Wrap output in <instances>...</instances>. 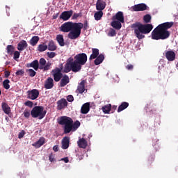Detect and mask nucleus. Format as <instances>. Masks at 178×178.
<instances>
[{"mask_svg":"<svg viewBox=\"0 0 178 178\" xmlns=\"http://www.w3.org/2000/svg\"><path fill=\"white\" fill-rule=\"evenodd\" d=\"M70 83V79L67 74H64L60 81V87H65Z\"/></svg>","mask_w":178,"mask_h":178,"instance_id":"2eb2a0df","label":"nucleus"},{"mask_svg":"<svg viewBox=\"0 0 178 178\" xmlns=\"http://www.w3.org/2000/svg\"><path fill=\"white\" fill-rule=\"evenodd\" d=\"M9 83H10V81H9V79H5L3 81V86L5 90H9L10 88V85H9Z\"/></svg>","mask_w":178,"mask_h":178,"instance_id":"c9c22d12","label":"nucleus"},{"mask_svg":"<svg viewBox=\"0 0 178 178\" xmlns=\"http://www.w3.org/2000/svg\"><path fill=\"white\" fill-rule=\"evenodd\" d=\"M29 99H32V101H34V99H37L38 97L40 95V92L37 89H33L32 90H28L27 91Z\"/></svg>","mask_w":178,"mask_h":178,"instance_id":"1a4fd4ad","label":"nucleus"},{"mask_svg":"<svg viewBox=\"0 0 178 178\" xmlns=\"http://www.w3.org/2000/svg\"><path fill=\"white\" fill-rule=\"evenodd\" d=\"M19 58H20V52L18 51H15L13 59L16 60V59H19Z\"/></svg>","mask_w":178,"mask_h":178,"instance_id":"49530a36","label":"nucleus"},{"mask_svg":"<svg viewBox=\"0 0 178 178\" xmlns=\"http://www.w3.org/2000/svg\"><path fill=\"white\" fill-rule=\"evenodd\" d=\"M58 47L55 44V42H54V40H50L47 45V49L49 51H56Z\"/></svg>","mask_w":178,"mask_h":178,"instance_id":"a878e982","label":"nucleus"},{"mask_svg":"<svg viewBox=\"0 0 178 178\" xmlns=\"http://www.w3.org/2000/svg\"><path fill=\"white\" fill-rule=\"evenodd\" d=\"M106 7V3L102 0H97L96 3L97 10L102 12Z\"/></svg>","mask_w":178,"mask_h":178,"instance_id":"ddd939ff","label":"nucleus"},{"mask_svg":"<svg viewBox=\"0 0 178 178\" xmlns=\"http://www.w3.org/2000/svg\"><path fill=\"white\" fill-rule=\"evenodd\" d=\"M80 16L79 13H74L72 16V19H77Z\"/></svg>","mask_w":178,"mask_h":178,"instance_id":"680f3d73","label":"nucleus"},{"mask_svg":"<svg viewBox=\"0 0 178 178\" xmlns=\"http://www.w3.org/2000/svg\"><path fill=\"white\" fill-rule=\"evenodd\" d=\"M27 42L26 40H22L17 44V49L18 51H24L27 48Z\"/></svg>","mask_w":178,"mask_h":178,"instance_id":"5701e85b","label":"nucleus"},{"mask_svg":"<svg viewBox=\"0 0 178 178\" xmlns=\"http://www.w3.org/2000/svg\"><path fill=\"white\" fill-rule=\"evenodd\" d=\"M58 124L64 126V134H69L70 131H76L80 127V121L76 120L73 123V119L67 116H61L58 119Z\"/></svg>","mask_w":178,"mask_h":178,"instance_id":"7ed1b4c3","label":"nucleus"},{"mask_svg":"<svg viewBox=\"0 0 178 178\" xmlns=\"http://www.w3.org/2000/svg\"><path fill=\"white\" fill-rule=\"evenodd\" d=\"M48 49V45L45 44H39L38 47V51L39 52H44V51H47Z\"/></svg>","mask_w":178,"mask_h":178,"instance_id":"72a5a7b5","label":"nucleus"},{"mask_svg":"<svg viewBox=\"0 0 178 178\" xmlns=\"http://www.w3.org/2000/svg\"><path fill=\"white\" fill-rule=\"evenodd\" d=\"M47 55L48 58H49L50 59H52V58H55L56 56V53L48 51L47 53Z\"/></svg>","mask_w":178,"mask_h":178,"instance_id":"37998d69","label":"nucleus"},{"mask_svg":"<svg viewBox=\"0 0 178 178\" xmlns=\"http://www.w3.org/2000/svg\"><path fill=\"white\" fill-rule=\"evenodd\" d=\"M127 108H129V102H124L118 106V112H122V111H124V109Z\"/></svg>","mask_w":178,"mask_h":178,"instance_id":"c756f323","label":"nucleus"},{"mask_svg":"<svg viewBox=\"0 0 178 178\" xmlns=\"http://www.w3.org/2000/svg\"><path fill=\"white\" fill-rule=\"evenodd\" d=\"M1 108L6 115H9V113H10V106H9V105L6 102L2 103Z\"/></svg>","mask_w":178,"mask_h":178,"instance_id":"393cba45","label":"nucleus"},{"mask_svg":"<svg viewBox=\"0 0 178 178\" xmlns=\"http://www.w3.org/2000/svg\"><path fill=\"white\" fill-rule=\"evenodd\" d=\"M111 109H112V104H108L105 105V106L102 107V111L105 114H109Z\"/></svg>","mask_w":178,"mask_h":178,"instance_id":"c85d7f7f","label":"nucleus"},{"mask_svg":"<svg viewBox=\"0 0 178 178\" xmlns=\"http://www.w3.org/2000/svg\"><path fill=\"white\" fill-rule=\"evenodd\" d=\"M53 149H54V152H58V151L59 150V147H58V145H54L53 147Z\"/></svg>","mask_w":178,"mask_h":178,"instance_id":"052dcab7","label":"nucleus"},{"mask_svg":"<svg viewBox=\"0 0 178 178\" xmlns=\"http://www.w3.org/2000/svg\"><path fill=\"white\" fill-rule=\"evenodd\" d=\"M77 144L79 148H83V149H86V148H87V145H88L87 140L84 139V138H80L77 141Z\"/></svg>","mask_w":178,"mask_h":178,"instance_id":"6ab92c4d","label":"nucleus"},{"mask_svg":"<svg viewBox=\"0 0 178 178\" xmlns=\"http://www.w3.org/2000/svg\"><path fill=\"white\" fill-rule=\"evenodd\" d=\"M33 105H34V104L31 101L28 100L24 103V106H29V108H33Z\"/></svg>","mask_w":178,"mask_h":178,"instance_id":"a18cd8bd","label":"nucleus"},{"mask_svg":"<svg viewBox=\"0 0 178 178\" xmlns=\"http://www.w3.org/2000/svg\"><path fill=\"white\" fill-rule=\"evenodd\" d=\"M73 63H74V58H73V57L69 58L67 64L71 66V67L72 68V72H74V73H77V70L74 67Z\"/></svg>","mask_w":178,"mask_h":178,"instance_id":"7c9ffc66","label":"nucleus"},{"mask_svg":"<svg viewBox=\"0 0 178 178\" xmlns=\"http://www.w3.org/2000/svg\"><path fill=\"white\" fill-rule=\"evenodd\" d=\"M16 76H23L24 74V70H19L15 72Z\"/></svg>","mask_w":178,"mask_h":178,"instance_id":"09e8293b","label":"nucleus"},{"mask_svg":"<svg viewBox=\"0 0 178 178\" xmlns=\"http://www.w3.org/2000/svg\"><path fill=\"white\" fill-rule=\"evenodd\" d=\"M26 67H33L34 70L37 71L40 69V63L38 62V60H35L30 63H27Z\"/></svg>","mask_w":178,"mask_h":178,"instance_id":"f3484780","label":"nucleus"},{"mask_svg":"<svg viewBox=\"0 0 178 178\" xmlns=\"http://www.w3.org/2000/svg\"><path fill=\"white\" fill-rule=\"evenodd\" d=\"M4 76H5L6 79H8L10 76V72L5 71Z\"/></svg>","mask_w":178,"mask_h":178,"instance_id":"13d9d810","label":"nucleus"},{"mask_svg":"<svg viewBox=\"0 0 178 178\" xmlns=\"http://www.w3.org/2000/svg\"><path fill=\"white\" fill-rule=\"evenodd\" d=\"M83 30H87L88 29V21L86 20L84 23L83 24Z\"/></svg>","mask_w":178,"mask_h":178,"instance_id":"8fccbe9b","label":"nucleus"},{"mask_svg":"<svg viewBox=\"0 0 178 178\" xmlns=\"http://www.w3.org/2000/svg\"><path fill=\"white\" fill-rule=\"evenodd\" d=\"M70 143V138L67 136H65L62 140L63 149H67V148H69Z\"/></svg>","mask_w":178,"mask_h":178,"instance_id":"a211bd4d","label":"nucleus"},{"mask_svg":"<svg viewBox=\"0 0 178 178\" xmlns=\"http://www.w3.org/2000/svg\"><path fill=\"white\" fill-rule=\"evenodd\" d=\"M23 114L24 118H26V119H29V118H30V111H27L25 110Z\"/></svg>","mask_w":178,"mask_h":178,"instance_id":"5fc2aeb1","label":"nucleus"},{"mask_svg":"<svg viewBox=\"0 0 178 178\" xmlns=\"http://www.w3.org/2000/svg\"><path fill=\"white\" fill-rule=\"evenodd\" d=\"M26 72L30 77H34L37 74V72L33 69H28Z\"/></svg>","mask_w":178,"mask_h":178,"instance_id":"58836bf2","label":"nucleus"},{"mask_svg":"<svg viewBox=\"0 0 178 178\" xmlns=\"http://www.w3.org/2000/svg\"><path fill=\"white\" fill-rule=\"evenodd\" d=\"M31 115L32 118H38L41 120V119H44V118H45V115H47V110H44V106H36L31 110Z\"/></svg>","mask_w":178,"mask_h":178,"instance_id":"423d86ee","label":"nucleus"},{"mask_svg":"<svg viewBox=\"0 0 178 178\" xmlns=\"http://www.w3.org/2000/svg\"><path fill=\"white\" fill-rule=\"evenodd\" d=\"M38 41H40V38L38 36H33L30 40V44L32 47H35L38 44Z\"/></svg>","mask_w":178,"mask_h":178,"instance_id":"2f4dec72","label":"nucleus"},{"mask_svg":"<svg viewBox=\"0 0 178 178\" xmlns=\"http://www.w3.org/2000/svg\"><path fill=\"white\" fill-rule=\"evenodd\" d=\"M67 101H68V102H73V101H74V97H73V95H70L67 97Z\"/></svg>","mask_w":178,"mask_h":178,"instance_id":"3c124183","label":"nucleus"},{"mask_svg":"<svg viewBox=\"0 0 178 178\" xmlns=\"http://www.w3.org/2000/svg\"><path fill=\"white\" fill-rule=\"evenodd\" d=\"M133 12H144V10H149V7L147 6L145 3L136 4L132 6Z\"/></svg>","mask_w":178,"mask_h":178,"instance_id":"0eeeda50","label":"nucleus"},{"mask_svg":"<svg viewBox=\"0 0 178 178\" xmlns=\"http://www.w3.org/2000/svg\"><path fill=\"white\" fill-rule=\"evenodd\" d=\"M1 94H2V92H1V90H0V95H1Z\"/></svg>","mask_w":178,"mask_h":178,"instance_id":"338daca9","label":"nucleus"},{"mask_svg":"<svg viewBox=\"0 0 178 178\" xmlns=\"http://www.w3.org/2000/svg\"><path fill=\"white\" fill-rule=\"evenodd\" d=\"M152 106H154V104L149 103L147 104L145 107V109H146V111H148V109H149L150 111H152Z\"/></svg>","mask_w":178,"mask_h":178,"instance_id":"de8ad7c7","label":"nucleus"},{"mask_svg":"<svg viewBox=\"0 0 178 178\" xmlns=\"http://www.w3.org/2000/svg\"><path fill=\"white\" fill-rule=\"evenodd\" d=\"M118 108L117 106H113L112 109H113V111H116V109Z\"/></svg>","mask_w":178,"mask_h":178,"instance_id":"0e129e2a","label":"nucleus"},{"mask_svg":"<svg viewBox=\"0 0 178 178\" xmlns=\"http://www.w3.org/2000/svg\"><path fill=\"white\" fill-rule=\"evenodd\" d=\"M87 81L86 80H82L81 83L78 84L77 88L75 90V92L76 94H83L84 91H87V89H86V83Z\"/></svg>","mask_w":178,"mask_h":178,"instance_id":"6e6552de","label":"nucleus"},{"mask_svg":"<svg viewBox=\"0 0 178 178\" xmlns=\"http://www.w3.org/2000/svg\"><path fill=\"white\" fill-rule=\"evenodd\" d=\"M49 159L50 162H55V156H54V154L52 153H51L49 155Z\"/></svg>","mask_w":178,"mask_h":178,"instance_id":"864d4df0","label":"nucleus"},{"mask_svg":"<svg viewBox=\"0 0 178 178\" xmlns=\"http://www.w3.org/2000/svg\"><path fill=\"white\" fill-rule=\"evenodd\" d=\"M108 35L110 37H115V35H116V31H115V29H110L108 32Z\"/></svg>","mask_w":178,"mask_h":178,"instance_id":"c03bdc74","label":"nucleus"},{"mask_svg":"<svg viewBox=\"0 0 178 178\" xmlns=\"http://www.w3.org/2000/svg\"><path fill=\"white\" fill-rule=\"evenodd\" d=\"M173 22H165L157 26L152 32V40H167L170 37V32L168 30L173 26Z\"/></svg>","mask_w":178,"mask_h":178,"instance_id":"f03ea898","label":"nucleus"},{"mask_svg":"<svg viewBox=\"0 0 178 178\" xmlns=\"http://www.w3.org/2000/svg\"><path fill=\"white\" fill-rule=\"evenodd\" d=\"M49 67H51V64L49 63H47V65L45 64V65L42 67V70L46 72V70H49Z\"/></svg>","mask_w":178,"mask_h":178,"instance_id":"603ef678","label":"nucleus"},{"mask_svg":"<svg viewBox=\"0 0 178 178\" xmlns=\"http://www.w3.org/2000/svg\"><path fill=\"white\" fill-rule=\"evenodd\" d=\"M53 75L54 74H62V68H56L52 70Z\"/></svg>","mask_w":178,"mask_h":178,"instance_id":"79ce46f5","label":"nucleus"},{"mask_svg":"<svg viewBox=\"0 0 178 178\" xmlns=\"http://www.w3.org/2000/svg\"><path fill=\"white\" fill-rule=\"evenodd\" d=\"M24 134H26V133L24 132V131H22L19 132V134H18V138H23V137H24Z\"/></svg>","mask_w":178,"mask_h":178,"instance_id":"4d7b16f0","label":"nucleus"},{"mask_svg":"<svg viewBox=\"0 0 178 178\" xmlns=\"http://www.w3.org/2000/svg\"><path fill=\"white\" fill-rule=\"evenodd\" d=\"M71 70L73 71L72 65H70V64L66 63V65L64 67L63 73H69V72H70Z\"/></svg>","mask_w":178,"mask_h":178,"instance_id":"e433bc0d","label":"nucleus"},{"mask_svg":"<svg viewBox=\"0 0 178 178\" xmlns=\"http://www.w3.org/2000/svg\"><path fill=\"white\" fill-rule=\"evenodd\" d=\"M151 19H152L151 15L147 14L143 17V22L146 24L151 23Z\"/></svg>","mask_w":178,"mask_h":178,"instance_id":"ea45409f","label":"nucleus"},{"mask_svg":"<svg viewBox=\"0 0 178 178\" xmlns=\"http://www.w3.org/2000/svg\"><path fill=\"white\" fill-rule=\"evenodd\" d=\"M44 88L46 90H51V88H54V79L49 77L44 81Z\"/></svg>","mask_w":178,"mask_h":178,"instance_id":"dca6fc26","label":"nucleus"},{"mask_svg":"<svg viewBox=\"0 0 178 178\" xmlns=\"http://www.w3.org/2000/svg\"><path fill=\"white\" fill-rule=\"evenodd\" d=\"M81 112L83 115H87L90 112V103H85L81 108Z\"/></svg>","mask_w":178,"mask_h":178,"instance_id":"4be33fe9","label":"nucleus"},{"mask_svg":"<svg viewBox=\"0 0 178 178\" xmlns=\"http://www.w3.org/2000/svg\"><path fill=\"white\" fill-rule=\"evenodd\" d=\"M165 56L168 62H173L176 59V53L173 50L166 51Z\"/></svg>","mask_w":178,"mask_h":178,"instance_id":"9b49d317","label":"nucleus"},{"mask_svg":"<svg viewBox=\"0 0 178 178\" xmlns=\"http://www.w3.org/2000/svg\"><path fill=\"white\" fill-rule=\"evenodd\" d=\"M6 49L7 54L10 55H12L15 52V47L13 45H8Z\"/></svg>","mask_w":178,"mask_h":178,"instance_id":"a19ab883","label":"nucleus"},{"mask_svg":"<svg viewBox=\"0 0 178 178\" xmlns=\"http://www.w3.org/2000/svg\"><path fill=\"white\" fill-rule=\"evenodd\" d=\"M83 29V23L67 22L61 25L60 31L63 33H69L67 35L70 40H77L81 34V29Z\"/></svg>","mask_w":178,"mask_h":178,"instance_id":"f257e3e1","label":"nucleus"},{"mask_svg":"<svg viewBox=\"0 0 178 178\" xmlns=\"http://www.w3.org/2000/svg\"><path fill=\"white\" fill-rule=\"evenodd\" d=\"M62 161H64V162H65V163H68V162H69V158L65 157V158L62 159Z\"/></svg>","mask_w":178,"mask_h":178,"instance_id":"e2e57ef3","label":"nucleus"},{"mask_svg":"<svg viewBox=\"0 0 178 178\" xmlns=\"http://www.w3.org/2000/svg\"><path fill=\"white\" fill-rule=\"evenodd\" d=\"M56 41L59 44L60 47H65V39L63 35H57Z\"/></svg>","mask_w":178,"mask_h":178,"instance_id":"bb28decb","label":"nucleus"},{"mask_svg":"<svg viewBox=\"0 0 178 178\" xmlns=\"http://www.w3.org/2000/svg\"><path fill=\"white\" fill-rule=\"evenodd\" d=\"M158 141H159V140L158 139H153L152 140V144H153V147H155V145H158Z\"/></svg>","mask_w":178,"mask_h":178,"instance_id":"bf43d9fd","label":"nucleus"},{"mask_svg":"<svg viewBox=\"0 0 178 178\" xmlns=\"http://www.w3.org/2000/svg\"><path fill=\"white\" fill-rule=\"evenodd\" d=\"M102 16H104V12L102 11H97L94 15L95 19L97 21L101 20V19H102Z\"/></svg>","mask_w":178,"mask_h":178,"instance_id":"473e14b6","label":"nucleus"},{"mask_svg":"<svg viewBox=\"0 0 178 178\" xmlns=\"http://www.w3.org/2000/svg\"><path fill=\"white\" fill-rule=\"evenodd\" d=\"M126 69L127 70H133V69H134V65H131V64H129V65H127L126 66Z\"/></svg>","mask_w":178,"mask_h":178,"instance_id":"6e6d98bb","label":"nucleus"},{"mask_svg":"<svg viewBox=\"0 0 178 178\" xmlns=\"http://www.w3.org/2000/svg\"><path fill=\"white\" fill-rule=\"evenodd\" d=\"M131 27L134 31L136 37L139 40L145 38V35L144 34H149V33L152 31V29H154V26L151 24H143L138 22L133 24Z\"/></svg>","mask_w":178,"mask_h":178,"instance_id":"20e7f679","label":"nucleus"},{"mask_svg":"<svg viewBox=\"0 0 178 178\" xmlns=\"http://www.w3.org/2000/svg\"><path fill=\"white\" fill-rule=\"evenodd\" d=\"M54 81L58 83V81H60L62 77H63V74H56L53 75Z\"/></svg>","mask_w":178,"mask_h":178,"instance_id":"4c0bfd02","label":"nucleus"},{"mask_svg":"<svg viewBox=\"0 0 178 178\" xmlns=\"http://www.w3.org/2000/svg\"><path fill=\"white\" fill-rule=\"evenodd\" d=\"M67 106V101L66 99H61L57 102V109L58 111H62V109H65Z\"/></svg>","mask_w":178,"mask_h":178,"instance_id":"f8f14e48","label":"nucleus"},{"mask_svg":"<svg viewBox=\"0 0 178 178\" xmlns=\"http://www.w3.org/2000/svg\"><path fill=\"white\" fill-rule=\"evenodd\" d=\"M79 161H81V159H83V155L79 156Z\"/></svg>","mask_w":178,"mask_h":178,"instance_id":"69168bd1","label":"nucleus"},{"mask_svg":"<svg viewBox=\"0 0 178 178\" xmlns=\"http://www.w3.org/2000/svg\"><path fill=\"white\" fill-rule=\"evenodd\" d=\"M113 20H118L121 23H124V16L123 15V12H118L113 17Z\"/></svg>","mask_w":178,"mask_h":178,"instance_id":"4468645a","label":"nucleus"},{"mask_svg":"<svg viewBox=\"0 0 178 178\" xmlns=\"http://www.w3.org/2000/svg\"><path fill=\"white\" fill-rule=\"evenodd\" d=\"M74 63L72 66L76 69V72L81 70V67L87 63V54L85 53H79L74 57Z\"/></svg>","mask_w":178,"mask_h":178,"instance_id":"39448f33","label":"nucleus"},{"mask_svg":"<svg viewBox=\"0 0 178 178\" xmlns=\"http://www.w3.org/2000/svg\"><path fill=\"white\" fill-rule=\"evenodd\" d=\"M47 65V60L44 58H41L39 60V69L42 70V67Z\"/></svg>","mask_w":178,"mask_h":178,"instance_id":"f704fd0d","label":"nucleus"},{"mask_svg":"<svg viewBox=\"0 0 178 178\" xmlns=\"http://www.w3.org/2000/svg\"><path fill=\"white\" fill-rule=\"evenodd\" d=\"M104 59H105V56L104 54H99L95 60L94 63L96 66H98V65H101L104 62Z\"/></svg>","mask_w":178,"mask_h":178,"instance_id":"b1692460","label":"nucleus"},{"mask_svg":"<svg viewBox=\"0 0 178 178\" xmlns=\"http://www.w3.org/2000/svg\"><path fill=\"white\" fill-rule=\"evenodd\" d=\"M99 56V49L93 48L92 49V54L90 56L89 60H92L97 57Z\"/></svg>","mask_w":178,"mask_h":178,"instance_id":"412c9836","label":"nucleus"},{"mask_svg":"<svg viewBox=\"0 0 178 178\" xmlns=\"http://www.w3.org/2000/svg\"><path fill=\"white\" fill-rule=\"evenodd\" d=\"M111 26L116 30H120L122 29V22H120V21H113Z\"/></svg>","mask_w":178,"mask_h":178,"instance_id":"cd10ccee","label":"nucleus"},{"mask_svg":"<svg viewBox=\"0 0 178 178\" xmlns=\"http://www.w3.org/2000/svg\"><path fill=\"white\" fill-rule=\"evenodd\" d=\"M45 144V138H40L37 142L32 144L33 147H35V148H40V147H42L43 145Z\"/></svg>","mask_w":178,"mask_h":178,"instance_id":"aec40b11","label":"nucleus"},{"mask_svg":"<svg viewBox=\"0 0 178 178\" xmlns=\"http://www.w3.org/2000/svg\"><path fill=\"white\" fill-rule=\"evenodd\" d=\"M73 16V10H70L69 11H64L61 13L60 15V19L61 20H63V22H67V20H69L70 17Z\"/></svg>","mask_w":178,"mask_h":178,"instance_id":"9d476101","label":"nucleus"}]
</instances>
